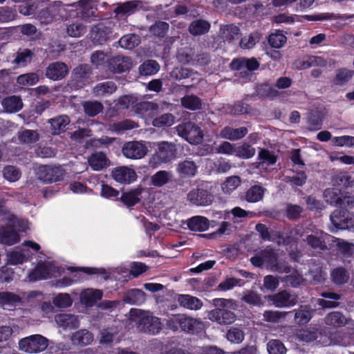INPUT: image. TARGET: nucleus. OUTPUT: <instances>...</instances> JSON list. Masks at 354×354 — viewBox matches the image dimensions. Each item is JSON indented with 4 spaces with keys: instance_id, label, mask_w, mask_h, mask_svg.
I'll list each match as a JSON object with an SVG mask.
<instances>
[{
    "instance_id": "obj_1",
    "label": "nucleus",
    "mask_w": 354,
    "mask_h": 354,
    "mask_svg": "<svg viewBox=\"0 0 354 354\" xmlns=\"http://www.w3.org/2000/svg\"><path fill=\"white\" fill-rule=\"evenodd\" d=\"M306 236V240L309 246L315 250H324L327 248V245H330L335 237L324 233L317 229L315 225H308L304 230L303 227L295 229L290 232V236L293 239Z\"/></svg>"
},
{
    "instance_id": "obj_2",
    "label": "nucleus",
    "mask_w": 354,
    "mask_h": 354,
    "mask_svg": "<svg viewBox=\"0 0 354 354\" xmlns=\"http://www.w3.org/2000/svg\"><path fill=\"white\" fill-rule=\"evenodd\" d=\"M6 227L0 228V242L11 245L18 243L20 237L16 230L25 232L29 229V222L27 220H19L11 214H8L3 218Z\"/></svg>"
},
{
    "instance_id": "obj_3",
    "label": "nucleus",
    "mask_w": 354,
    "mask_h": 354,
    "mask_svg": "<svg viewBox=\"0 0 354 354\" xmlns=\"http://www.w3.org/2000/svg\"><path fill=\"white\" fill-rule=\"evenodd\" d=\"M130 318L138 325L140 330L151 335L158 333L162 328L160 319L153 316L149 311L132 309L130 312Z\"/></svg>"
},
{
    "instance_id": "obj_4",
    "label": "nucleus",
    "mask_w": 354,
    "mask_h": 354,
    "mask_svg": "<svg viewBox=\"0 0 354 354\" xmlns=\"http://www.w3.org/2000/svg\"><path fill=\"white\" fill-rule=\"evenodd\" d=\"M250 261L256 267L265 265L267 267H270L272 270L286 273L290 272V268L283 266L275 253L270 248L258 252L251 258Z\"/></svg>"
},
{
    "instance_id": "obj_5",
    "label": "nucleus",
    "mask_w": 354,
    "mask_h": 354,
    "mask_svg": "<svg viewBox=\"0 0 354 354\" xmlns=\"http://www.w3.org/2000/svg\"><path fill=\"white\" fill-rule=\"evenodd\" d=\"M157 151L151 157L149 165L156 169L163 163H167L175 158L176 149L175 145L163 141L156 143Z\"/></svg>"
},
{
    "instance_id": "obj_6",
    "label": "nucleus",
    "mask_w": 354,
    "mask_h": 354,
    "mask_svg": "<svg viewBox=\"0 0 354 354\" xmlns=\"http://www.w3.org/2000/svg\"><path fill=\"white\" fill-rule=\"evenodd\" d=\"M62 270L55 266L53 261H45L38 263L28 275L29 281H36L46 279L48 278L56 277L60 275Z\"/></svg>"
},
{
    "instance_id": "obj_7",
    "label": "nucleus",
    "mask_w": 354,
    "mask_h": 354,
    "mask_svg": "<svg viewBox=\"0 0 354 354\" xmlns=\"http://www.w3.org/2000/svg\"><path fill=\"white\" fill-rule=\"evenodd\" d=\"M62 270L55 266L53 261H45L38 263L28 275L29 281H36L46 279L48 278L56 277L60 275Z\"/></svg>"
},
{
    "instance_id": "obj_8",
    "label": "nucleus",
    "mask_w": 354,
    "mask_h": 354,
    "mask_svg": "<svg viewBox=\"0 0 354 354\" xmlns=\"http://www.w3.org/2000/svg\"><path fill=\"white\" fill-rule=\"evenodd\" d=\"M179 136L192 145H198L203 141V133L201 128L195 123L187 122L178 124L176 127Z\"/></svg>"
},
{
    "instance_id": "obj_9",
    "label": "nucleus",
    "mask_w": 354,
    "mask_h": 354,
    "mask_svg": "<svg viewBox=\"0 0 354 354\" xmlns=\"http://www.w3.org/2000/svg\"><path fill=\"white\" fill-rule=\"evenodd\" d=\"M48 345V340L41 335H32L21 339L19 342L21 351L37 353L44 351Z\"/></svg>"
},
{
    "instance_id": "obj_10",
    "label": "nucleus",
    "mask_w": 354,
    "mask_h": 354,
    "mask_svg": "<svg viewBox=\"0 0 354 354\" xmlns=\"http://www.w3.org/2000/svg\"><path fill=\"white\" fill-rule=\"evenodd\" d=\"M123 155L129 159H140L149 151L148 143L143 141H132L126 142L122 149Z\"/></svg>"
},
{
    "instance_id": "obj_11",
    "label": "nucleus",
    "mask_w": 354,
    "mask_h": 354,
    "mask_svg": "<svg viewBox=\"0 0 354 354\" xmlns=\"http://www.w3.org/2000/svg\"><path fill=\"white\" fill-rule=\"evenodd\" d=\"M330 221L336 229L348 230L354 227V215L345 209H337L330 216Z\"/></svg>"
},
{
    "instance_id": "obj_12",
    "label": "nucleus",
    "mask_w": 354,
    "mask_h": 354,
    "mask_svg": "<svg viewBox=\"0 0 354 354\" xmlns=\"http://www.w3.org/2000/svg\"><path fill=\"white\" fill-rule=\"evenodd\" d=\"M38 177L40 180L52 183L61 180L64 174V170L60 167L42 165L39 167Z\"/></svg>"
},
{
    "instance_id": "obj_13",
    "label": "nucleus",
    "mask_w": 354,
    "mask_h": 354,
    "mask_svg": "<svg viewBox=\"0 0 354 354\" xmlns=\"http://www.w3.org/2000/svg\"><path fill=\"white\" fill-rule=\"evenodd\" d=\"M324 198L325 201L333 205H342L353 204L354 200L351 197L343 196L342 193L337 188H329L324 191Z\"/></svg>"
},
{
    "instance_id": "obj_14",
    "label": "nucleus",
    "mask_w": 354,
    "mask_h": 354,
    "mask_svg": "<svg viewBox=\"0 0 354 354\" xmlns=\"http://www.w3.org/2000/svg\"><path fill=\"white\" fill-rule=\"evenodd\" d=\"M111 176L115 181L122 184L131 183L137 178L136 171L127 166L115 168L111 172Z\"/></svg>"
},
{
    "instance_id": "obj_15",
    "label": "nucleus",
    "mask_w": 354,
    "mask_h": 354,
    "mask_svg": "<svg viewBox=\"0 0 354 354\" xmlns=\"http://www.w3.org/2000/svg\"><path fill=\"white\" fill-rule=\"evenodd\" d=\"M269 301L272 302V304L276 307H289L296 304L297 299V297L290 295L287 291H281L277 294L268 297Z\"/></svg>"
},
{
    "instance_id": "obj_16",
    "label": "nucleus",
    "mask_w": 354,
    "mask_h": 354,
    "mask_svg": "<svg viewBox=\"0 0 354 354\" xmlns=\"http://www.w3.org/2000/svg\"><path fill=\"white\" fill-rule=\"evenodd\" d=\"M207 317L212 322L220 324H230L235 321V315L229 310L216 308L208 313Z\"/></svg>"
},
{
    "instance_id": "obj_17",
    "label": "nucleus",
    "mask_w": 354,
    "mask_h": 354,
    "mask_svg": "<svg viewBox=\"0 0 354 354\" xmlns=\"http://www.w3.org/2000/svg\"><path fill=\"white\" fill-rule=\"evenodd\" d=\"M103 292L99 289L86 288L80 294V302L86 306H93L102 297Z\"/></svg>"
},
{
    "instance_id": "obj_18",
    "label": "nucleus",
    "mask_w": 354,
    "mask_h": 354,
    "mask_svg": "<svg viewBox=\"0 0 354 354\" xmlns=\"http://www.w3.org/2000/svg\"><path fill=\"white\" fill-rule=\"evenodd\" d=\"M187 199L192 203L197 205H207L212 203V196L204 189H196L189 192Z\"/></svg>"
},
{
    "instance_id": "obj_19",
    "label": "nucleus",
    "mask_w": 354,
    "mask_h": 354,
    "mask_svg": "<svg viewBox=\"0 0 354 354\" xmlns=\"http://www.w3.org/2000/svg\"><path fill=\"white\" fill-rule=\"evenodd\" d=\"M214 221H210L206 217L203 216H195L190 218L187 221V226L192 231L204 232L209 229L212 225H215Z\"/></svg>"
},
{
    "instance_id": "obj_20",
    "label": "nucleus",
    "mask_w": 354,
    "mask_h": 354,
    "mask_svg": "<svg viewBox=\"0 0 354 354\" xmlns=\"http://www.w3.org/2000/svg\"><path fill=\"white\" fill-rule=\"evenodd\" d=\"M81 13L84 19H89L91 17H96V1L95 0H80L73 7Z\"/></svg>"
},
{
    "instance_id": "obj_21",
    "label": "nucleus",
    "mask_w": 354,
    "mask_h": 354,
    "mask_svg": "<svg viewBox=\"0 0 354 354\" xmlns=\"http://www.w3.org/2000/svg\"><path fill=\"white\" fill-rule=\"evenodd\" d=\"M203 323L199 319L181 315L180 327L183 331L198 333L203 328Z\"/></svg>"
},
{
    "instance_id": "obj_22",
    "label": "nucleus",
    "mask_w": 354,
    "mask_h": 354,
    "mask_svg": "<svg viewBox=\"0 0 354 354\" xmlns=\"http://www.w3.org/2000/svg\"><path fill=\"white\" fill-rule=\"evenodd\" d=\"M68 73L67 66L62 62H55L50 64L46 70V76L53 80H58L64 77Z\"/></svg>"
},
{
    "instance_id": "obj_23",
    "label": "nucleus",
    "mask_w": 354,
    "mask_h": 354,
    "mask_svg": "<svg viewBox=\"0 0 354 354\" xmlns=\"http://www.w3.org/2000/svg\"><path fill=\"white\" fill-rule=\"evenodd\" d=\"M197 169L198 167L194 161L185 160L178 164L176 171L182 178H191L196 174Z\"/></svg>"
},
{
    "instance_id": "obj_24",
    "label": "nucleus",
    "mask_w": 354,
    "mask_h": 354,
    "mask_svg": "<svg viewBox=\"0 0 354 354\" xmlns=\"http://www.w3.org/2000/svg\"><path fill=\"white\" fill-rule=\"evenodd\" d=\"M248 133V129L244 127L236 129L226 127L221 131L220 136L230 140H237L245 137Z\"/></svg>"
},
{
    "instance_id": "obj_25",
    "label": "nucleus",
    "mask_w": 354,
    "mask_h": 354,
    "mask_svg": "<svg viewBox=\"0 0 354 354\" xmlns=\"http://www.w3.org/2000/svg\"><path fill=\"white\" fill-rule=\"evenodd\" d=\"M132 66L131 59L123 56H117L109 62V68L116 73H122L129 70Z\"/></svg>"
},
{
    "instance_id": "obj_26",
    "label": "nucleus",
    "mask_w": 354,
    "mask_h": 354,
    "mask_svg": "<svg viewBox=\"0 0 354 354\" xmlns=\"http://www.w3.org/2000/svg\"><path fill=\"white\" fill-rule=\"evenodd\" d=\"M178 301L181 306L193 310H199L203 306V302L199 299L189 295H180Z\"/></svg>"
},
{
    "instance_id": "obj_27",
    "label": "nucleus",
    "mask_w": 354,
    "mask_h": 354,
    "mask_svg": "<svg viewBox=\"0 0 354 354\" xmlns=\"http://www.w3.org/2000/svg\"><path fill=\"white\" fill-rule=\"evenodd\" d=\"M88 162L91 167L95 171H99L109 165V161L105 154L101 152L93 153Z\"/></svg>"
},
{
    "instance_id": "obj_28",
    "label": "nucleus",
    "mask_w": 354,
    "mask_h": 354,
    "mask_svg": "<svg viewBox=\"0 0 354 354\" xmlns=\"http://www.w3.org/2000/svg\"><path fill=\"white\" fill-rule=\"evenodd\" d=\"M232 69L233 70H241L247 68L249 71H254L259 66V64L257 60L254 58L245 59L241 58L234 59L230 64Z\"/></svg>"
},
{
    "instance_id": "obj_29",
    "label": "nucleus",
    "mask_w": 354,
    "mask_h": 354,
    "mask_svg": "<svg viewBox=\"0 0 354 354\" xmlns=\"http://www.w3.org/2000/svg\"><path fill=\"white\" fill-rule=\"evenodd\" d=\"M56 323L64 328H74L79 326L77 317L69 314H60L55 317Z\"/></svg>"
},
{
    "instance_id": "obj_30",
    "label": "nucleus",
    "mask_w": 354,
    "mask_h": 354,
    "mask_svg": "<svg viewBox=\"0 0 354 354\" xmlns=\"http://www.w3.org/2000/svg\"><path fill=\"white\" fill-rule=\"evenodd\" d=\"M266 189L259 185L252 186L245 193V198L249 203H257L263 198Z\"/></svg>"
},
{
    "instance_id": "obj_31",
    "label": "nucleus",
    "mask_w": 354,
    "mask_h": 354,
    "mask_svg": "<svg viewBox=\"0 0 354 354\" xmlns=\"http://www.w3.org/2000/svg\"><path fill=\"white\" fill-rule=\"evenodd\" d=\"M93 340V335L87 330H80L75 332L71 337L73 344L86 346L90 344Z\"/></svg>"
},
{
    "instance_id": "obj_32",
    "label": "nucleus",
    "mask_w": 354,
    "mask_h": 354,
    "mask_svg": "<svg viewBox=\"0 0 354 354\" xmlns=\"http://www.w3.org/2000/svg\"><path fill=\"white\" fill-rule=\"evenodd\" d=\"M173 175L171 171L161 170L151 177V183L154 187H162L171 181Z\"/></svg>"
},
{
    "instance_id": "obj_33",
    "label": "nucleus",
    "mask_w": 354,
    "mask_h": 354,
    "mask_svg": "<svg viewBox=\"0 0 354 354\" xmlns=\"http://www.w3.org/2000/svg\"><path fill=\"white\" fill-rule=\"evenodd\" d=\"M68 270L73 272L72 277H64L62 279L57 280L55 283L54 286L58 288H63L70 286L75 283L79 282L82 277L77 270L73 268H68Z\"/></svg>"
},
{
    "instance_id": "obj_34",
    "label": "nucleus",
    "mask_w": 354,
    "mask_h": 354,
    "mask_svg": "<svg viewBox=\"0 0 354 354\" xmlns=\"http://www.w3.org/2000/svg\"><path fill=\"white\" fill-rule=\"evenodd\" d=\"M53 134H59L65 130L66 127L70 123V119L67 115H60L49 120Z\"/></svg>"
},
{
    "instance_id": "obj_35",
    "label": "nucleus",
    "mask_w": 354,
    "mask_h": 354,
    "mask_svg": "<svg viewBox=\"0 0 354 354\" xmlns=\"http://www.w3.org/2000/svg\"><path fill=\"white\" fill-rule=\"evenodd\" d=\"M2 106L6 112L15 113L22 109L23 103L20 97L10 96L2 101Z\"/></svg>"
},
{
    "instance_id": "obj_36",
    "label": "nucleus",
    "mask_w": 354,
    "mask_h": 354,
    "mask_svg": "<svg viewBox=\"0 0 354 354\" xmlns=\"http://www.w3.org/2000/svg\"><path fill=\"white\" fill-rule=\"evenodd\" d=\"M139 113L145 120H149L158 113V106L153 102H144L138 104Z\"/></svg>"
},
{
    "instance_id": "obj_37",
    "label": "nucleus",
    "mask_w": 354,
    "mask_h": 354,
    "mask_svg": "<svg viewBox=\"0 0 354 354\" xmlns=\"http://www.w3.org/2000/svg\"><path fill=\"white\" fill-rule=\"evenodd\" d=\"M124 301L130 304H141L145 301V293L140 289L130 290L126 293Z\"/></svg>"
},
{
    "instance_id": "obj_38",
    "label": "nucleus",
    "mask_w": 354,
    "mask_h": 354,
    "mask_svg": "<svg viewBox=\"0 0 354 354\" xmlns=\"http://www.w3.org/2000/svg\"><path fill=\"white\" fill-rule=\"evenodd\" d=\"M241 184V179L238 176L227 177L221 184L222 192L225 194H230L234 192Z\"/></svg>"
},
{
    "instance_id": "obj_39",
    "label": "nucleus",
    "mask_w": 354,
    "mask_h": 354,
    "mask_svg": "<svg viewBox=\"0 0 354 354\" xmlns=\"http://www.w3.org/2000/svg\"><path fill=\"white\" fill-rule=\"evenodd\" d=\"M52 301L55 307L66 308L72 306L73 300L69 294L59 292L53 295Z\"/></svg>"
},
{
    "instance_id": "obj_40",
    "label": "nucleus",
    "mask_w": 354,
    "mask_h": 354,
    "mask_svg": "<svg viewBox=\"0 0 354 354\" xmlns=\"http://www.w3.org/2000/svg\"><path fill=\"white\" fill-rule=\"evenodd\" d=\"M331 245L337 247L338 251L345 257H350L354 254V244L343 239L335 237V240L332 241Z\"/></svg>"
},
{
    "instance_id": "obj_41",
    "label": "nucleus",
    "mask_w": 354,
    "mask_h": 354,
    "mask_svg": "<svg viewBox=\"0 0 354 354\" xmlns=\"http://www.w3.org/2000/svg\"><path fill=\"white\" fill-rule=\"evenodd\" d=\"M326 62L319 57H308L307 58L298 60L296 63V67L300 70L306 69L314 66H324Z\"/></svg>"
},
{
    "instance_id": "obj_42",
    "label": "nucleus",
    "mask_w": 354,
    "mask_h": 354,
    "mask_svg": "<svg viewBox=\"0 0 354 354\" xmlns=\"http://www.w3.org/2000/svg\"><path fill=\"white\" fill-rule=\"evenodd\" d=\"M30 258L28 250L12 251L8 254V262L12 265L21 264Z\"/></svg>"
},
{
    "instance_id": "obj_43",
    "label": "nucleus",
    "mask_w": 354,
    "mask_h": 354,
    "mask_svg": "<svg viewBox=\"0 0 354 354\" xmlns=\"http://www.w3.org/2000/svg\"><path fill=\"white\" fill-rule=\"evenodd\" d=\"M141 192L142 189L139 188L125 192L122 195L120 200L128 207L133 206L140 201Z\"/></svg>"
},
{
    "instance_id": "obj_44",
    "label": "nucleus",
    "mask_w": 354,
    "mask_h": 354,
    "mask_svg": "<svg viewBox=\"0 0 354 354\" xmlns=\"http://www.w3.org/2000/svg\"><path fill=\"white\" fill-rule=\"evenodd\" d=\"M181 104L185 109L195 111L201 109L202 102L201 99L194 95H187L181 99Z\"/></svg>"
},
{
    "instance_id": "obj_45",
    "label": "nucleus",
    "mask_w": 354,
    "mask_h": 354,
    "mask_svg": "<svg viewBox=\"0 0 354 354\" xmlns=\"http://www.w3.org/2000/svg\"><path fill=\"white\" fill-rule=\"evenodd\" d=\"M256 153L255 149L248 143H243L236 146L235 156L243 159L252 158Z\"/></svg>"
},
{
    "instance_id": "obj_46",
    "label": "nucleus",
    "mask_w": 354,
    "mask_h": 354,
    "mask_svg": "<svg viewBox=\"0 0 354 354\" xmlns=\"http://www.w3.org/2000/svg\"><path fill=\"white\" fill-rule=\"evenodd\" d=\"M346 322V317L339 312H333L325 318L326 324L333 327H340L344 325Z\"/></svg>"
},
{
    "instance_id": "obj_47",
    "label": "nucleus",
    "mask_w": 354,
    "mask_h": 354,
    "mask_svg": "<svg viewBox=\"0 0 354 354\" xmlns=\"http://www.w3.org/2000/svg\"><path fill=\"white\" fill-rule=\"evenodd\" d=\"M210 28L209 24L204 20H196L189 26V32L193 35H199L207 32Z\"/></svg>"
},
{
    "instance_id": "obj_48",
    "label": "nucleus",
    "mask_w": 354,
    "mask_h": 354,
    "mask_svg": "<svg viewBox=\"0 0 354 354\" xmlns=\"http://www.w3.org/2000/svg\"><path fill=\"white\" fill-rule=\"evenodd\" d=\"M268 41L272 48H280L286 44L287 38L282 32L277 30L269 35Z\"/></svg>"
},
{
    "instance_id": "obj_49",
    "label": "nucleus",
    "mask_w": 354,
    "mask_h": 354,
    "mask_svg": "<svg viewBox=\"0 0 354 354\" xmlns=\"http://www.w3.org/2000/svg\"><path fill=\"white\" fill-rule=\"evenodd\" d=\"M140 43L139 36L135 34H129L122 37L120 41V46L126 49H132Z\"/></svg>"
},
{
    "instance_id": "obj_50",
    "label": "nucleus",
    "mask_w": 354,
    "mask_h": 354,
    "mask_svg": "<svg viewBox=\"0 0 354 354\" xmlns=\"http://www.w3.org/2000/svg\"><path fill=\"white\" fill-rule=\"evenodd\" d=\"M175 119L173 114L165 113L153 119L152 124L156 127H171L174 124Z\"/></svg>"
},
{
    "instance_id": "obj_51",
    "label": "nucleus",
    "mask_w": 354,
    "mask_h": 354,
    "mask_svg": "<svg viewBox=\"0 0 354 354\" xmlns=\"http://www.w3.org/2000/svg\"><path fill=\"white\" fill-rule=\"evenodd\" d=\"M160 69L159 64L154 60H147L140 65L139 70L141 75H153Z\"/></svg>"
},
{
    "instance_id": "obj_52",
    "label": "nucleus",
    "mask_w": 354,
    "mask_h": 354,
    "mask_svg": "<svg viewBox=\"0 0 354 354\" xmlns=\"http://www.w3.org/2000/svg\"><path fill=\"white\" fill-rule=\"evenodd\" d=\"M324 297L333 299L334 301H326L323 299H319L317 300L318 304L322 308H334L338 305V303L336 301L339 299L340 296L337 294L333 292H324L322 294Z\"/></svg>"
},
{
    "instance_id": "obj_53",
    "label": "nucleus",
    "mask_w": 354,
    "mask_h": 354,
    "mask_svg": "<svg viewBox=\"0 0 354 354\" xmlns=\"http://www.w3.org/2000/svg\"><path fill=\"white\" fill-rule=\"evenodd\" d=\"M116 90L115 84L112 82L98 84L94 87L93 91L97 95L111 94Z\"/></svg>"
},
{
    "instance_id": "obj_54",
    "label": "nucleus",
    "mask_w": 354,
    "mask_h": 354,
    "mask_svg": "<svg viewBox=\"0 0 354 354\" xmlns=\"http://www.w3.org/2000/svg\"><path fill=\"white\" fill-rule=\"evenodd\" d=\"M269 354H286V348L283 344L277 339L270 340L267 344Z\"/></svg>"
},
{
    "instance_id": "obj_55",
    "label": "nucleus",
    "mask_w": 354,
    "mask_h": 354,
    "mask_svg": "<svg viewBox=\"0 0 354 354\" xmlns=\"http://www.w3.org/2000/svg\"><path fill=\"white\" fill-rule=\"evenodd\" d=\"M226 338L232 343L239 344L244 339V333L238 328L232 327L226 333Z\"/></svg>"
},
{
    "instance_id": "obj_56",
    "label": "nucleus",
    "mask_w": 354,
    "mask_h": 354,
    "mask_svg": "<svg viewBox=\"0 0 354 354\" xmlns=\"http://www.w3.org/2000/svg\"><path fill=\"white\" fill-rule=\"evenodd\" d=\"M17 10L14 8L3 7L0 10V22L8 23L16 19Z\"/></svg>"
},
{
    "instance_id": "obj_57",
    "label": "nucleus",
    "mask_w": 354,
    "mask_h": 354,
    "mask_svg": "<svg viewBox=\"0 0 354 354\" xmlns=\"http://www.w3.org/2000/svg\"><path fill=\"white\" fill-rule=\"evenodd\" d=\"M300 17L298 15H288L287 13H281L273 17L272 21L276 24H285L288 25L292 24L296 21H299Z\"/></svg>"
},
{
    "instance_id": "obj_58",
    "label": "nucleus",
    "mask_w": 354,
    "mask_h": 354,
    "mask_svg": "<svg viewBox=\"0 0 354 354\" xmlns=\"http://www.w3.org/2000/svg\"><path fill=\"white\" fill-rule=\"evenodd\" d=\"M57 11V8L55 6H52L41 10L38 17L41 23L48 24L56 18L55 13Z\"/></svg>"
},
{
    "instance_id": "obj_59",
    "label": "nucleus",
    "mask_w": 354,
    "mask_h": 354,
    "mask_svg": "<svg viewBox=\"0 0 354 354\" xmlns=\"http://www.w3.org/2000/svg\"><path fill=\"white\" fill-rule=\"evenodd\" d=\"M19 302L20 298L15 294L8 292H0V304L3 306L15 305Z\"/></svg>"
},
{
    "instance_id": "obj_60",
    "label": "nucleus",
    "mask_w": 354,
    "mask_h": 354,
    "mask_svg": "<svg viewBox=\"0 0 354 354\" xmlns=\"http://www.w3.org/2000/svg\"><path fill=\"white\" fill-rule=\"evenodd\" d=\"M137 127V124L133 121L124 120L112 124L111 126V129L118 133H120L124 131L136 128Z\"/></svg>"
},
{
    "instance_id": "obj_61",
    "label": "nucleus",
    "mask_w": 354,
    "mask_h": 354,
    "mask_svg": "<svg viewBox=\"0 0 354 354\" xmlns=\"http://www.w3.org/2000/svg\"><path fill=\"white\" fill-rule=\"evenodd\" d=\"M260 39L259 33L255 32L251 33L248 36L244 37L240 43L241 47L245 49H250L254 46V45L259 42Z\"/></svg>"
},
{
    "instance_id": "obj_62",
    "label": "nucleus",
    "mask_w": 354,
    "mask_h": 354,
    "mask_svg": "<svg viewBox=\"0 0 354 354\" xmlns=\"http://www.w3.org/2000/svg\"><path fill=\"white\" fill-rule=\"evenodd\" d=\"M333 181L336 185L344 186L346 187L352 186L353 183L351 177L344 172H337L334 176Z\"/></svg>"
},
{
    "instance_id": "obj_63",
    "label": "nucleus",
    "mask_w": 354,
    "mask_h": 354,
    "mask_svg": "<svg viewBox=\"0 0 354 354\" xmlns=\"http://www.w3.org/2000/svg\"><path fill=\"white\" fill-rule=\"evenodd\" d=\"M66 32L71 37H78L86 32V28L81 23H74L67 26Z\"/></svg>"
},
{
    "instance_id": "obj_64",
    "label": "nucleus",
    "mask_w": 354,
    "mask_h": 354,
    "mask_svg": "<svg viewBox=\"0 0 354 354\" xmlns=\"http://www.w3.org/2000/svg\"><path fill=\"white\" fill-rule=\"evenodd\" d=\"M332 142L337 147H354V137L351 136H342L332 138Z\"/></svg>"
}]
</instances>
